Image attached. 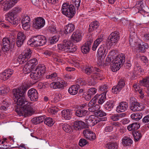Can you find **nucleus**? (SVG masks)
<instances>
[{"mask_svg": "<svg viewBox=\"0 0 149 149\" xmlns=\"http://www.w3.org/2000/svg\"><path fill=\"white\" fill-rule=\"evenodd\" d=\"M27 90L26 88L23 87L13 90V98L15 102V110L20 116L31 115L33 111L32 103L28 102L24 96Z\"/></svg>", "mask_w": 149, "mask_h": 149, "instance_id": "1", "label": "nucleus"}, {"mask_svg": "<svg viewBox=\"0 0 149 149\" xmlns=\"http://www.w3.org/2000/svg\"><path fill=\"white\" fill-rule=\"evenodd\" d=\"M82 71L88 75H91L93 80H102L103 79L102 71L98 68L86 65L82 69Z\"/></svg>", "mask_w": 149, "mask_h": 149, "instance_id": "2", "label": "nucleus"}, {"mask_svg": "<svg viewBox=\"0 0 149 149\" xmlns=\"http://www.w3.org/2000/svg\"><path fill=\"white\" fill-rule=\"evenodd\" d=\"M125 55L123 54H121L116 56L113 59L112 64L111 65V69L113 72L118 70L125 63Z\"/></svg>", "mask_w": 149, "mask_h": 149, "instance_id": "3", "label": "nucleus"}, {"mask_svg": "<svg viewBox=\"0 0 149 149\" xmlns=\"http://www.w3.org/2000/svg\"><path fill=\"white\" fill-rule=\"evenodd\" d=\"M47 42L46 37L42 35L32 36L28 42V44L31 46H39L45 45Z\"/></svg>", "mask_w": 149, "mask_h": 149, "instance_id": "4", "label": "nucleus"}, {"mask_svg": "<svg viewBox=\"0 0 149 149\" xmlns=\"http://www.w3.org/2000/svg\"><path fill=\"white\" fill-rule=\"evenodd\" d=\"M58 49L62 51L73 53L75 52L77 47L75 45H74L73 43L70 41L64 40L63 43L58 45Z\"/></svg>", "mask_w": 149, "mask_h": 149, "instance_id": "5", "label": "nucleus"}, {"mask_svg": "<svg viewBox=\"0 0 149 149\" xmlns=\"http://www.w3.org/2000/svg\"><path fill=\"white\" fill-rule=\"evenodd\" d=\"M61 10L63 15L70 19L73 17L75 13L74 6L72 4L70 5L68 3L63 4Z\"/></svg>", "mask_w": 149, "mask_h": 149, "instance_id": "6", "label": "nucleus"}, {"mask_svg": "<svg viewBox=\"0 0 149 149\" xmlns=\"http://www.w3.org/2000/svg\"><path fill=\"white\" fill-rule=\"evenodd\" d=\"M15 40L14 39L9 38H4L1 42V49L4 51H8L15 44Z\"/></svg>", "mask_w": 149, "mask_h": 149, "instance_id": "7", "label": "nucleus"}, {"mask_svg": "<svg viewBox=\"0 0 149 149\" xmlns=\"http://www.w3.org/2000/svg\"><path fill=\"white\" fill-rule=\"evenodd\" d=\"M130 108L133 112L141 111L144 108V106L141 103L137 102L134 97H131L130 99Z\"/></svg>", "mask_w": 149, "mask_h": 149, "instance_id": "8", "label": "nucleus"}, {"mask_svg": "<svg viewBox=\"0 0 149 149\" xmlns=\"http://www.w3.org/2000/svg\"><path fill=\"white\" fill-rule=\"evenodd\" d=\"M135 6L138 10V13H141L144 17L148 16V13L146 10L148 7L146 6L145 1L143 0H140L137 1Z\"/></svg>", "mask_w": 149, "mask_h": 149, "instance_id": "9", "label": "nucleus"}, {"mask_svg": "<svg viewBox=\"0 0 149 149\" xmlns=\"http://www.w3.org/2000/svg\"><path fill=\"white\" fill-rule=\"evenodd\" d=\"M119 39L120 35L119 32L115 31L109 35L106 42L109 46H112L116 44Z\"/></svg>", "mask_w": 149, "mask_h": 149, "instance_id": "10", "label": "nucleus"}, {"mask_svg": "<svg viewBox=\"0 0 149 149\" xmlns=\"http://www.w3.org/2000/svg\"><path fill=\"white\" fill-rule=\"evenodd\" d=\"M107 118H98L94 115L90 116L88 118L85 119L86 126H93L99 122L101 121H105L107 120Z\"/></svg>", "mask_w": 149, "mask_h": 149, "instance_id": "11", "label": "nucleus"}, {"mask_svg": "<svg viewBox=\"0 0 149 149\" xmlns=\"http://www.w3.org/2000/svg\"><path fill=\"white\" fill-rule=\"evenodd\" d=\"M108 45H109L106 42L105 44L101 45L98 49L97 55L101 60L105 58L108 52Z\"/></svg>", "mask_w": 149, "mask_h": 149, "instance_id": "12", "label": "nucleus"}, {"mask_svg": "<svg viewBox=\"0 0 149 149\" xmlns=\"http://www.w3.org/2000/svg\"><path fill=\"white\" fill-rule=\"evenodd\" d=\"M15 15L11 11H9L6 15V20L9 21L12 25L16 26L19 23V20L17 18L15 17Z\"/></svg>", "mask_w": 149, "mask_h": 149, "instance_id": "13", "label": "nucleus"}, {"mask_svg": "<svg viewBox=\"0 0 149 149\" xmlns=\"http://www.w3.org/2000/svg\"><path fill=\"white\" fill-rule=\"evenodd\" d=\"M93 41L92 37L89 36L86 42L81 47V51L83 54H86L89 52L91 46Z\"/></svg>", "mask_w": 149, "mask_h": 149, "instance_id": "14", "label": "nucleus"}, {"mask_svg": "<svg viewBox=\"0 0 149 149\" xmlns=\"http://www.w3.org/2000/svg\"><path fill=\"white\" fill-rule=\"evenodd\" d=\"M45 24V20L42 17H38L34 21L33 24V27L36 29H40L43 28Z\"/></svg>", "mask_w": 149, "mask_h": 149, "instance_id": "15", "label": "nucleus"}, {"mask_svg": "<svg viewBox=\"0 0 149 149\" xmlns=\"http://www.w3.org/2000/svg\"><path fill=\"white\" fill-rule=\"evenodd\" d=\"M22 23L23 29L28 30L30 27L31 19L27 15H23L22 16Z\"/></svg>", "mask_w": 149, "mask_h": 149, "instance_id": "16", "label": "nucleus"}, {"mask_svg": "<svg viewBox=\"0 0 149 149\" xmlns=\"http://www.w3.org/2000/svg\"><path fill=\"white\" fill-rule=\"evenodd\" d=\"M26 39L25 33L22 32H19L17 35L16 39V44L18 47L21 46Z\"/></svg>", "mask_w": 149, "mask_h": 149, "instance_id": "17", "label": "nucleus"}, {"mask_svg": "<svg viewBox=\"0 0 149 149\" xmlns=\"http://www.w3.org/2000/svg\"><path fill=\"white\" fill-rule=\"evenodd\" d=\"M13 73V70L11 69H7L0 74V79L4 81L8 79Z\"/></svg>", "mask_w": 149, "mask_h": 149, "instance_id": "18", "label": "nucleus"}, {"mask_svg": "<svg viewBox=\"0 0 149 149\" xmlns=\"http://www.w3.org/2000/svg\"><path fill=\"white\" fill-rule=\"evenodd\" d=\"M27 95L31 101H36L38 100V94L36 89L31 88L29 89L28 91Z\"/></svg>", "mask_w": 149, "mask_h": 149, "instance_id": "19", "label": "nucleus"}, {"mask_svg": "<svg viewBox=\"0 0 149 149\" xmlns=\"http://www.w3.org/2000/svg\"><path fill=\"white\" fill-rule=\"evenodd\" d=\"M128 106V104L126 102H122L118 104L116 111L118 113L124 112L127 110Z\"/></svg>", "mask_w": 149, "mask_h": 149, "instance_id": "20", "label": "nucleus"}, {"mask_svg": "<svg viewBox=\"0 0 149 149\" xmlns=\"http://www.w3.org/2000/svg\"><path fill=\"white\" fill-rule=\"evenodd\" d=\"M92 99L88 104V109L89 112H95L100 109V106L96 104L95 102Z\"/></svg>", "mask_w": 149, "mask_h": 149, "instance_id": "21", "label": "nucleus"}, {"mask_svg": "<svg viewBox=\"0 0 149 149\" xmlns=\"http://www.w3.org/2000/svg\"><path fill=\"white\" fill-rule=\"evenodd\" d=\"M129 29L130 32L129 42L130 45H132L135 42V38L136 36V34L135 33L134 25H130L129 26Z\"/></svg>", "mask_w": 149, "mask_h": 149, "instance_id": "22", "label": "nucleus"}, {"mask_svg": "<svg viewBox=\"0 0 149 149\" xmlns=\"http://www.w3.org/2000/svg\"><path fill=\"white\" fill-rule=\"evenodd\" d=\"M122 140V144L124 146H130L133 143L132 137L129 135L124 136Z\"/></svg>", "mask_w": 149, "mask_h": 149, "instance_id": "23", "label": "nucleus"}, {"mask_svg": "<svg viewBox=\"0 0 149 149\" xmlns=\"http://www.w3.org/2000/svg\"><path fill=\"white\" fill-rule=\"evenodd\" d=\"M106 95L105 93H102L100 95L97 94L92 99L95 102H97L99 104H102L106 100Z\"/></svg>", "mask_w": 149, "mask_h": 149, "instance_id": "24", "label": "nucleus"}, {"mask_svg": "<svg viewBox=\"0 0 149 149\" xmlns=\"http://www.w3.org/2000/svg\"><path fill=\"white\" fill-rule=\"evenodd\" d=\"M81 33L78 30H76L72 35L71 38L72 41L74 43L78 42L80 41L82 39Z\"/></svg>", "mask_w": 149, "mask_h": 149, "instance_id": "25", "label": "nucleus"}, {"mask_svg": "<svg viewBox=\"0 0 149 149\" xmlns=\"http://www.w3.org/2000/svg\"><path fill=\"white\" fill-rule=\"evenodd\" d=\"M83 134L86 139L90 140H94L95 139V134L88 129L84 130Z\"/></svg>", "mask_w": 149, "mask_h": 149, "instance_id": "26", "label": "nucleus"}, {"mask_svg": "<svg viewBox=\"0 0 149 149\" xmlns=\"http://www.w3.org/2000/svg\"><path fill=\"white\" fill-rule=\"evenodd\" d=\"M74 127L76 130H81L86 127V123L81 120H77L74 122Z\"/></svg>", "mask_w": 149, "mask_h": 149, "instance_id": "27", "label": "nucleus"}, {"mask_svg": "<svg viewBox=\"0 0 149 149\" xmlns=\"http://www.w3.org/2000/svg\"><path fill=\"white\" fill-rule=\"evenodd\" d=\"M62 117L65 120H69L72 118V111L70 109L64 110L61 111Z\"/></svg>", "mask_w": 149, "mask_h": 149, "instance_id": "28", "label": "nucleus"}, {"mask_svg": "<svg viewBox=\"0 0 149 149\" xmlns=\"http://www.w3.org/2000/svg\"><path fill=\"white\" fill-rule=\"evenodd\" d=\"M76 116L79 118H84L89 113L88 110L85 109H78L75 112Z\"/></svg>", "mask_w": 149, "mask_h": 149, "instance_id": "29", "label": "nucleus"}, {"mask_svg": "<svg viewBox=\"0 0 149 149\" xmlns=\"http://www.w3.org/2000/svg\"><path fill=\"white\" fill-rule=\"evenodd\" d=\"M30 76L32 79L38 81L42 78L43 76L40 73L36 71V70H34L31 72Z\"/></svg>", "mask_w": 149, "mask_h": 149, "instance_id": "30", "label": "nucleus"}, {"mask_svg": "<svg viewBox=\"0 0 149 149\" xmlns=\"http://www.w3.org/2000/svg\"><path fill=\"white\" fill-rule=\"evenodd\" d=\"M47 29L48 31L51 33L55 34L57 33V30L56 29L55 23L53 21H51Z\"/></svg>", "mask_w": 149, "mask_h": 149, "instance_id": "31", "label": "nucleus"}, {"mask_svg": "<svg viewBox=\"0 0 149 149\" xmlns=\"http://www.w3.org/2000/svg\"><path fill=\"white\" fill-rule=\"evenodd\" d=\"M74 29L75 26L73 24H68L64 27V33L65 34H67L72 32Z\"/></svg>", "mask_w": 149, "mask_h": 149, "instance_id": "32", "label": "nucleus"}, {"mask_svg": "<svg viewBox=\"0 0 149 149\" xmlns=\"http://www.w3.org/2000/svg\"><path fill=\"white\" fill-rule=\"evenodd\" d=\"M126 114L124 113H116L111 115L110 118L113 121H116L119 120L123 117L125 116Z\"/></svg>", "mask_w": 149, "mask_h": 149, "instance_id": "33", "label": "nucleus"}, {"mask_svg": "<svg viewBox=\"0 0 149 149\" xmlns=\"http://www.w3.org/2000/svg\"><path fill=\"white\" fill-rule=\"evenodd\" d=\"M79 86L77 85H72L69 88L68 92L72 95H75L78 93Z\"/></svg>", "mask_w": 149, "mask_h": 149, "instance_id": "34", "label": "nucleus"}, {"mask_svg": "<svg viewBox=\"0 0 149 149\" xmlns=\"http://www.w3.org/2000/svg\"><path fill=\"white\" fill-rule=\"evenodd\" d=\"M23 70L24 73L25 74H27L35 70L34 68H32L31 65L29 64L27 62L22 66Z\"/></svg>", "mask_w": 149, "mask_h": 149, "instance_id": "35", "label": "nucleus"}, {"mask_svg": "<svg viewBox=\"0 0 149 149\" xmlns=\"http://www.w3.org/2000/svg\"><path fill=\"white\" fill-rule=\"evenodd\" d=\"M115 104V102L113 100H109L104 105L105 109L109 111L113 108Z\"/></svg>", "mask_w": 149, "mask_h": 149, "instance_id": "36", "label": "nucleus"}, {"mask_svg": "<svg viewBox=\"0 0 149 149\" xmlns=\"http://www.w3.org/2000/svg\"><path fill=\"white\" fill-rule=\"evenodd\" d=\"M103 35H101L94 42L93 45L92 49L93 51H95L97 47L103 40Z\"/></svg>", "mask_w": 149, "mask_h": 149, "instance_id": "37", "label": "nucleus"}, {"mask_svg": "<svg viewBox=\"0 0 149 149\" xmlns=\"http://www.w3.org/2000/svg\"><path fill=\"white\" fill-rule=\"evenodd\" d=\"M140 127V125L139 123H134L130 125L127 127V129L129 131L132 132L139 129Z\"/></svg>", "mask_w": 149, "mask_h": 149, "instance_id": "38", "label": "nucleus"}, {"mask_svg": "<svg viewBox=\"0 0 149 149\" xmlns=\"http://www.w3.org/2000/svg\"><path fill=\"white\" fill-rule=\"evenodd\" d=\"M44 120V116H40L34 117L32 119L31 121L33 123L37 125L42 122Z\"/></svg>", "mask_w": 149, "mask_h": 149, "instance_id": "39", "label": "nucleus"}, {"mask_svg": "<svg viewBox=\"0 0 149 149\" xmlns=\"http://www.w3.org/2000/svg\"><path fill=\"white\" fill-rule=\"evenodd\" d=\"M99 26V22L97 21H95L91 22L89 25V31L91 32L93 30H95Z\"/></svg>", "mask_w": 149, "mask_h": 149, "instance_id": "40", "label": "nucleus"}, {"mask_svg": "<svg viewBox=\"0 0 149 149\" xmlns=\"http://www.w3.org/2000/svg\"><path fill=\"white\" fill-rule=\"evenodd\" d=\"M46 67L43 64H39L35 70L37 71H38L42 76L44 75L45 72Z\"/></svg>", "mask_w": 149, "mask_h": 149, "instance_id": "41", "label": "nucleus"}, {"mask_svg": "<svg viewBox=\"0 0 149 149\" xmlns=\"http://www.w3.org/2000/svg\"><path fill=\"white\" fill-rule=\"evenodd\" d=\"M142 116L143 115L141 113H136L132 114L131 115V117L133 120L137 121L142 118Z\"/></svg>", "mask_w": 149, "mask_h": 149, "instance_id": "42", "label": "nucleus"}, {"mask_svg": "<svg viewBox=\"0 0 149 149\" xmlns=\"http://www.w3.org/2000/svg\"><path fill=\"white\" fill-rule=\"evenodd\" d=\"M149 46L148 44L143 42L142 44H139L138 45V48L139 50L142 53L145 52L146 49L148 48Z\"/></svg>", "mask_w": 149, "mask_h": 149, "instance_id": "43", "label": "nucleus"}, {"mask_svg": "<svg viewBox=\"0 0 149 149\" xmlns=\"http://www.w3.org/2000/svg\"><path fill=\"white\" fill-rule=\"evenodd\" d=\"M59 35L54 36L49 38L48 40V43L50 45H52L56 43L59 40Z\"/></svg>", "mask_w": 149, "mask_h": 149, "instance_id": "44", "label": "nucleus"}, {"mask_svg": "<svg viewBox=\"0 0 149 149\" xmlns=\"http://www.w3.org/2000/svg\"><path fill=\"white\" fill-rule=\"evenodd\" d=\"M3 9L4 11H7L10 9L13 6L9 0H5L2 2Z\"/></svg>", "mask_w": 149, "mask_h": 149, "instance_id": "45", "label": "nucleus"}, {"mask_svg": "<svg viewBox=\"0 0 149 149\" xmlns=\"http://www.w3.org/2000/svg\"><path fill=\"white\" fill-rule=\"evenodd\" d=\"M32 52V50L28 48L25 50L22 54L28 61L31 56Z\"/></svg>", "mask_w": 149, "mask_h": 149, "instance_id": "46", "label": "nucleus"}, {"mask_svg": "<svg viewBox=\"0 0 149 149\" xmlns=\"http://www.w3.org/2000/svg\"><path fill=\"white\" fill-rule=\"evenodd\" d=\"M44 116V120L43 121L44 123L48 126H52L54 123L52 119L50 117H46L45 116Z\"/></svg>", "mask_w": 149, "mask_h": 149, "instance_id": "47", "label": "nucleus"}, {"mask_svg": "<svg viewBox=\"0 0 149 149\" xmlns=\"http://www.w3.org/2000/svg\"><path fill=\"white\" fill-rule=\"evenodd\" d=\"M95 114L98 118H107L105 117L107 115L106 113L102 110L98 109L95 112Z\"/></svg>", "mask_w": 149, "mask_h": 149, "instance_id": "48", "label": "nucleus"}, {"mask_svg": "<svg viewBox=\"0 0 149 149\" xmlns=\"http://www.w3.org/2000/svg\"><path fill=\"white\" fill-rule=\"evenodd\" d=\"M50 87L51 89H60L63 88V84L59 82H53L50 84Z\"/></svg>", "mask_w": 149, "mask_h": 149, "instance_id": "49", "label": "nucleus"}, {"mask_svg": "<svg viewBox=\"0 0 149 149\" xmlns=\"http://www.w3.org/2000/svg\"><path fill=\"white\" fill-rule=\"evenodd\" d=\"M22 54L20 55L17 57V61L19 64H25L27 62L28 60Z\"/></svg>", "mask_w": 149, "mask_h": 149, "instance_id": "50", "label": "nucleus"}, {"mask_svg": "<svg viewBox=\"0 0 149 149\" xmlns=\"http://www.w3.org/2000/svg\"><path fill=\"white\" fill-rule=\"evenodd\" d=\"M29 64L31 65V67L35 69L36 66L38 64V62L37 59L35 58H33L29 59L27 62Z\"/></svg>", "mask_w": 149, "mask_h": 149, "instance_id": "51", "label": "nucleus"}, {"mask_svg": "<svg viewBox=\"0 0 149 149\" xmlns=\"http://www.w3.org/2000/svg\"><path fill=\"white\" fill-rule=\"evenodd\" d=\"M140 84L146 87H149V78L148 77L141 80L140 82Z\"/></svg>", "mask_w": 149, "mask_h": 149, "instance_id": "52", "label": "nucleus"}, {"mask_svg": "<svg viewBox=\"0 0 149 149\" xmlns=\"http://www.w3.org/2000/svg\"><path fill=\"white\" fill-rule=\"evenodd\" d=\"M133 136L134 139V141L135 142L138 141L142 137V135L140 132L136 131L133 133Z\"/></svg>", "mask_w": 149, "mask_h": 149, "instance_id": "53", "label": "nucleus"}, {"mask_svg": "<svg viewBox=\"0 0 149 149\" xmlns=\"http://www.w3.org/2000/svg\"><path fill=\"white\" fill-rule=\"evenodd\" d=\"M62 129L67 133H71L72 132L71 127L66 123H65L63 125Z\"/></svg>", "mask_w": 149, "mask_h": 149, "instance_id": "54", "label": "nucleus"}, {"mask_svg": "<svg viewBox=\"0 0 149 149\" xmlns=\"http://www.w3.org/2000/svg\"><path fill=\"white\" fill-rule=\"evenodd\" d=\"M107 147L108 149H117L118 148V144L116 142H109L107 144Z\"/></svg>", "mask_w": 149, "mask_h": 149, "instance_id": "55", "label": "nucleus"}, {"mask_svg": "<svg viewBox=\"0 0 149 149\" xmlns=\"http://www.w3.org/2000/svg\"><path fill=\"white\" fill-rule=\"evenodd\" d=\"M57 74L55 72H53L51 74L47 75L46 78L47 79H49L52 81H55L57 78Z\"/></svg>", "mask_w": 149, "mask_h": 149, "instance_id": "56", "label": "nucleus"}, {"mask_svg": "<svg viewBox=\"0 0 149 149\" xmlns=\"http://www.w3.org/2000/svg\"><path fill=\"white\" fill-rule=\"evenodd\" d=\"M108 85L107 84H104L100 86L99 89L100 90L102 91H104L102 93H105V95H106L108 91Z\"/></svg>", "mask_w": 149, "mask_h": 149, "instance_id": "57", "label": "nucleus"}, {"mask_svg": "<svg viewBox=\"0 0 149 149\" xmlns=\"http://www.w3.org/2000/svg\"><path fill=\"white\" fill-rule=\"evenodd\" d=\"M122 88L118 85L113 86L112 89V92L114 94H117L121 91Z\"/></svg>", "mask_w": 149, "mask_h": 149, "instance_id": "58", "label": "nucleus"}, {"mask_svg": "<svg viewBox=\"0 0 149 149\" xmlns=\"http://www.w3.org/2000/svg\"><path fill=\"white\" fill-rule=\"evenodd\" d=\"M51 101L54 103L57 102L59 100L58 94H56L50 96Z\"/></svg>", "mask_w": 149, "mask_h": 149, "instance_id": "59", "label": "nucleus"}, {"mask_svg": "<svg viewBox=\"0 0 149 149\" xmlns=\"http://www.w3.org/2000/svg\"><path fill=\"white\" fill-rule=\"evenodd\" d=\"M22 8L19 6H17L14 8L11 11L15 15L19 13L22 11Z\"/></svg>", "mask_w": 149, "mask_h": 149, "instance_id": "60", "label": "nucleus"}, {"mask_svg": "<svg viewBox=\"0 0 149 149\" xmlns=\"http://www.w3.org/2000/svg\"><path fill=\"white\" fill-rule=\"evenodd\" d=\"M141 59L143 62L144 67L145 68L147 67L149 64L148 62V59L145 56H143L141 57Z\"/></svg>", "mask_w": 149, "mask_h": 149, "instance_id": "61", "label": "nucleus"}, {"mask_svg": "<svg viewBox=\"0 0 149 149\" xmlns=\"http://www.w3.org/2000/svg\"><path fill=\"white\" fill-rule=\"evenodd\" d=\"M109 56H110V58L109 57L108 58V59H107L106 61H108H108L109 62V63H110L109 60L110 61H111V58L113 59V57L114 56V57H115V55H116V53L114 50H112L109 53Z\"/></svg>", "mask_w": 149, "mask_h": 149, "instance_id": "62", "label": "nucleus"}, {"mask_svg": "<svg viewBox=\"0 0 149 149\" xmlns=\"http://www.w3.org/2000/svg\"><path fill=\"white\" fill-rule=\"evenodd\" d=\"M80 82L79 84L77 85L79 86V88H82L83 87H87V85L86 84V83L85 81L81 79H80L79 80Z\"/></svg>", "mask_w": 149, "mask_h": 149, "instance_id": "63", "label": "nucleus"}, {"mask_svg": "<svg viewBox=\"0 0 149 149\" xmlns=\"http://www.w3.org/2000/svg\"><path fill=\"white\" fill-rule=\"evenodd\" d=\"M87 141L84 139H81L80 140L79 144V146L83 147L86 145L87 143Z\"/></svg>", "mask_w": 149, "mask_h": 149, "instance_id": "64", "label": "nucleus"}]
</instances>
